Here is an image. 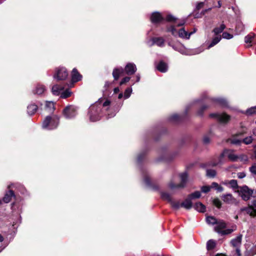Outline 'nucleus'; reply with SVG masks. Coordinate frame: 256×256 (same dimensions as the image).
I'll return each mask as SVG.
<instances>
[{
	"label": "nucleus",
	"mask_w": 256,
	"mask_h": 256,
	"mask_svg": "<svg viewBox=\"0 0 256 256\" xmlns=\"http://www.w3.org/2000/svg\"><path fill=\"white\" fill-rule=\"evenodd\" d=\"M226 28V26L224 24H221L219 27L216 28L214 30L213 32L216 35H218L224 30Z\"/></svg>",
	"instance_id": "33"
},
{
	"label": "nucleus",
	"mask_w": 256,
	"mask_h": 256,
	"mask_svg": "<svg viewBox=\"0 0 256 256\" xmlns=\"http://www.w3.org/2000/svg\"><path fill=\"white\" fill-rule=\"evenodd\" d=\"M210 117L216 119L219 122L226 124L230 120V116L225 113H212L210 114Z\"/></svg>",
	"instance_id": "12"
},
{
	"label": "nucleus",
	"mask_w": 256,
	"mask_h": 256,
	"mask_svg": "<svg viewBox=\"0 0 256 256\" xmlns=\"http://www.w3.org/2000/svg\"><path fill=\"white\" fill-rule=\"evenodd\" d=\"M223 154L226 156L232 161H236L238 158V157L234 154L233 151L231 150H226L224 151Z\"/></svg>",
	"instance_id": "16"
},
{
	"label": "nucleus",
	"mask_w": 256,
	"mask_h": 256,
	"mask_svg": "<svg viewBox=\"0 0 256 256\" xmlns=\"http://www.w3.org/2000/svg\"><path fill=\"white\" fill-rule=\"evenodd\" d=\"M71 92L69 90H66V91L62 92L60 97L62 98H66L70 96Z\"/></svg>",
	"instance_id": "43"
},
{
	"label": "nucleus",
	"mask_w": 256,
	"mask_h": 256,
	"mask_svg": "<svg viewBox=\"0 0 256 256\" xmlns=\"http://www.w3.org/2000/svg\"><path fill=\"white\" fill-rule=\"evenodd\" d=\"M196 210L199 212H204L206 211V206L201 202H196L194 206Z\"/></svg>",
	"instance_id": "27"
},
{
	"label": "nucleus",
	"mask_w": 256,
	"mask_h": 256,
	"mask_svg": "<svg viewBox=\"0 0 256 256\" xmlns=\"http://www.w3.org/2000/svg\"><path fill=\"white\" fill-rule=\"evenodd\" d=\"M216 245V242L212 240H210L206 243V248L208 250H211L215 248Z\"/></svg>",
	"instance_id": "34"
},
{
	"label": "nucleus",
	"mask_w": 256,
	"mask_h": 256,
	"mask_svg": "<svg viewBox=\"0 0 256 256\" xmlns=\"http://www.w3.org/2000/svg\"><path fill=\"white\" fill-rule=\"evenodd\" d=\"M254 37V34H250L246 36L244 38L245 42L246 44H250L252 42Z\"/></svg>",
	"instance_id": "37"
},
{
	"label": "nucleus",
	"mask_w": 256,
	"mask_h": 256,
	"mask_svg": "<svg viewBox=\"0 0 256 256\" xmlns=\"http://www.w3.org/2000/svg\"><path fill=\"white\" fill-rule=\"evenodd\" d=\"M207 108V106H204L202 108V110H200L199 112H198V114H202V111L206 109Z\"/></svg>",
	"instance_id": "56"
},
{
	"label": "nucleus",
	"mask_w": 256,
	"mask_h": 256,
	"mask_svg": "<svg viewBox=\"0 0 256 256\" xmlns=\"http://www.w3.org/2000/svg\"><path fill=\"white\" fill-rule=\"evenodd\" d=\"M246 114L247 115H252L256 114V106L252 107L246 110Z\"/></svg>",
	"instance_id": "38"
},
{
	"label": "nucleus",
	"mask_w": 256,
	"mask_h": 256,
	"mask_svg": "<svg viewBox=\"0 0 256 256\" xmlns=\"http://www.w3.org/2000/svg\"><path fill=\"white\" fill-rule=\"evenodd\" d=\"M110 84L109 82H106V84H105L104 86H105V87H108V86H109L110 85Z\"/></svg>",
	"instance_id": "60"
},
{
	"label": "nucleus",
	"mask_w": 256,
	"mask_h": 256,
	"mask_svg": "<svg viewBox=\"0 0 256 256\" xmlns=\"http://www.w3.org/2000/svg\"><path fill=\"white\" fill-rule=\"evenodd\" d=\"M38 106L34 104H31L28 106V113L29 115L34 114L38 110Z\"/></svg>",
	"instance_id": "23"
},
{
	"label": "nucleus",
	"mask_w": 256,
	"mask_h": 256,
	"mask_svg": "<svg viewBox=\"0 0 256 256\" xmlns=\"http://www.w3.org/2000/svg\"><path fill=\"white\" fill-rule=\"evenodd\" d=\"M140 80V76L139 74L136 75V82H138Z\"/></svg>",
	"instance_id": "59"
},
{
	"label": "nucleus",
	"mask_w": 256,
	"mask_h": 256,
	"mask_svg": "<svg viewBox=\"0 0 256 256\" xmlns=\"http://www.w3.org/2000/svg\"><path fill=\"white\" fill-rule=\"evenodd\" d=\"M253 138L252 136L246 137L242 140V142H244L246 144H249L252 142Z\"/></svg>",
	"instance_id": "41"
},
{
	"label": "nucleus",
	"mask_w": 256,
	"mask_h": 256,
	"mask_svg": "<svg viewBox=\"0 0 256 256\" xmlns=\"http://www.w3.org/2000/svg\"><path fill=\"white\" fill-rule=\"evenodd\" d=\"M147 44L150 46L156 44L158 46L163 47L164 46V40L162 37H154L148 41Z\"/></svg>",
	"instance_id": "13"
},
{
	"label": "nucleus",
	"mask_w": 256,
	"mask_h": 256,
	"mask_svg": "<svg viewBox=\"0 0 256 256\" xmlns=\"http://www.w3.org/2000/svg\"><path fill=\"white\" fill-rule=\"evenodd\" d=\"M229 182H230V180H226L224 182H222V184L225 186H230V184H229Z\"/></svg>",
	"instance_id": "55"
},
{
	"label": "nucleus",
	"mask_w": 256,
	"mask_h": 256,
	"mask_svg": "<svg viewBox=\"0 0 256 256\" xmlns=\"http://www.w3.org/2000/svg\"><path fill=\"white\" fill-rule=\"evenodd\" d=\"M169 46H172V48L176 50L179 52L181 54H184V49L182 46L180 44H177L174 45H171L170 43L168 44Z\"/></svg>",
	"instance_id": "28"
},
{
	"label": "nucleus",
	"mask_w": 256,
	"mask_h": 256,
	"mask_svg": "<svg viewBox=\"0 0 256 256\" xmlns=\"http://www.w3.org/2000/svg\"><path fill=\"white\" fill-rule=\"evenodd\" d=\"M218 221V220L214 216H208L206 218V222L208 224H216Z\"/></svg>",
	"instance_id": "32"
},
{
	"label": "nucleus",
	"mask_w": 256,
	"mask_h": 256,
	"mask_svg": "<svg viewBox=\"0 0 256 256\" xmlns=\"http://www.w3.org/2000/svg\"><path fill=\"white\" fill-rule=\"evenodd\" d=\"M250 171L252 174L256 176V165L254 164L252 165L251 167H250Z\"/></svg>",
	"instance_id": "47"
},
{
	"label": "nucleus",
	"mask_w": 256,
	"mask_h": 256,
	"mask_svg": "<svg viewBox=\"0 0 256 256\" xmlns=\"http://www.w3.org/2000/svg\"><path fill=\"white\" fill-rule=\"evenodd\" d=\"M241 210L242 211H246V213L249 214L250 216H256V210L252 208L250 205H249L248 207L242 208Z\"/></svg>",
	"instance_id": "25"
},
{
	"label": "nucleus",
	"mask_w": 256,
	"mask_h": 256,
	"mask_svg": "<svg viewBox=\"0 0 256 256\" xmlns=\"http://www.w3.org/2000/svg\"><path fill=\"white\" fill-rule=\"evenodd\" d=\"M222 199L228 204H233L236 202V199L230 194H223L222 196Z\"/></svg>",
	"instance_id": "14"
},
{
	"label": "nucleus",
	"mask_w": 256,
	"mask_h": 256,
	"mask_svg": "<svg viewBox=\"0 0 256 256\" xmlns=\"http://www.w3.org/2000/svg\"><path fill=\"white\" fill-rule=\"evenodd\" d=\"M114 93H118V92H119L120 89L118 87H117L114 88Z\"/></svg>",
	"instance_id": "57"
},
{
	"label": "nucleus",
	"mask_w": 256,
	"mask_h": 256,
	"mask_svg": "<svg viewBox=\"0 0 256 256\" xmlns=\"http://www.w3.org/2000/svg\"><path fill=\"white\" fill-rule=\"evenodd\" d=\"M221 6H222V3H221L220 1H218V7L220 8V7H221Z\"/></svg>",
	"instance_id": "62"
},
{
	"label": "nucleus",
	"mask_w": 256,
	"mask_h": 256,
	"mask_svg": "<svg viewBox=\"0 0 256 256\" xmlns=\"http://www.w3.org/2000/svg\"><path fill=\"white\" fill-rule=\"evenodd\" d=\"M221 38L222 37L220 36L216 35V36L212 38L211 43L209 44L208 48H210L216 44L220 40Z\"/></svg>",
	"instance_id": "30"
},
{
	"label": "nucleus",
	"mask_w": 256,
	"mask_h": 256,
	"mask_svg": "<svg viewBox=\"0 0 256 256\" xmlns=\"http://www.w3.org/2000/svg\"><path fill=\"white\" fill-rule=\"evenodd\" d=\"M45 109L48 112H52L54 109V104L52 102H47L46 104Z\"/></svg>",
	"instance_id": "29"
},
{
	"label": "nucleus",
	"mask_w": 256,
	"mask_h": 256,
	"mask_svg": "<svg viewBox=\"0 0 256 256\" xmlns=\"http://www.w3.org/2000/svg\"><path fill=\"white\" fill-rule=\"evenodd\" d=\"M77 108L73 106H66L63 110V114L66 118H74L77 112Z\"/></svg>",
	"instance_id": "10"
},
{
	"label": "nucleus",
	"mask_w": 256,
	"mask_h": 256,
	"mask_svg": "<svg viewBox=\"0 0 256 256\" xmlns=\"http://www.w3.org/2000/svg\"><path fill=\"white\" fill-rule=\"evenodd\" d=\"M144 182L147 185L150 184V179L148 176H146L144 178Z\"/></svg>",
	"instance_id": "52"
},
{
	"label": "nucleus",
	"mask_w": 256,
	"mask_h": 256,
	"mask_svg": "<svg viewBox=\"0 0 256 256\" xmlns=\"http://www.w3.org/2000/svg\"><path fill=\"white\" fill-rule=\"evenodd\" d=\"M132 92V88H126L125 90V92H124V98L125 99L128 98L130 96Z\"/></svg>",
	"instance_id": "39"
},
{
	"label": "nucleus",
	"mask_w": 256,
	"mask_h": 256,
	"mask_svg": "<svg viewBox=\"0 0 256 256\" xmlns=\"http://www.w3.org/2000/svg\"><path fill=\"white\" fill-rule=\"evenodd\" d=\"M4 240V237L0 234V242H3Z\"/></svg>",
	"instance_id": "61"
},
{
	"label": "nucleus",
	"mask_w": 256,
	"mask_h": 256,
	"mask_svg": "<svg viewBox=\"0 0 256 256\" xmlns=\"http://www.w3.org/2000/svg\"><path fill=\"white\" fill-rule=\"evenodd\" d=\"M222 38L225 39L230 40L232 38L233 36L227 32H224L222 34Z\"/></svg>",
	"instance_id": "45"
},
{
	"label": "nucleus",
	"mask_w": 256,
	"mask_h": 256,
	"mask_svg": "<svg viewBox=\"0 0 256 256\" xmlns=\"http://www.w3.org/2000/svg\"><path fill=\"white\" fill-rule=\"evenodd\" d=\"M68 76L67 70L64 68H58L54 76V78L58 80H66Z\"/></svg>",
	"instance_id": "11"
},
{
	"label": "nucleus",
	"mask_w": 256,
	"mask_h": 256,
	"mask_svg": "<svg viewBox=\"0 0 256 256\" xmlns=\"http://www.w3.org/2000/svg\"><path fill=\"white\" fill-rule=\"evenodd\" d=\"M242 234H238L236 237L232 238L230 242V245L236 249V252L238 256H241L240 247L242 246Z\"/></svg>",
	"instance_id": "9"
},
{
	"label": "nucleus",
	"mask_w": 256,
	"mask_h": 256,
	"mask_svg": "<svg viewBox=\"0 0 256 256\" xmlns=\"http://www.w3.org/2000/svg\"><path fill=\"white\" fill-rule=\"evenodd\" d=\"M124 72V69L122 68H116L113 70L112 76L115 80H118L120 76Z\"/></svg>",
	"instance_id": "22"
},
{
	"label": "nucleus",
	"mask_w": 256,
	"mask_h": 256,
	"mask_svg": "<svg viewBox=\"0 0 256 256\" xmlns=\"http://www.w3.org/2000/svg\"><path fill=\"white\" fill-rule=\"evenodd\" d=\"M217 164H216V163H214V164H212V166H216Z\"/></svg>",
	"instance_id": "64"
},
{
	"label": "nucleus",
	"mask_w": 256,
	"mask_h": 256,
	"mask_svg": "<svg viewBox=\"0 0 256 256\" xmlns=\"http://www.w3.org/2000/svg\"><path fill=\"white\" fill-rule=\"evenodd\" d=\"M166 21L171 22L174 20V18L172 15H168L166 18L158 12H154L152 13L150 16V20L152 23L156 24L162 21L164 19Z\"/></svg>",
	"instance_id": "7"
},
{
	"label": "nucleus",
	"mask_w": 256,
	"mask_h": 256,
	"mask_svg": "<svg viewBox=\"0 0 256 256\" xmlns=\"http://www.w3.org/2000/svg\"><path fill=\"white\" fill-rule=\"evenodd\" d=\"M216 175V172L214 170H206V176L210 178H214Z\"/></svg>",
	"instance_id": "42"
},
{
	"label": "nucleus",
	"mask_w": 256,
	"mask_h": 256,
	"mask_svg": "<svg viewBox=\"0 0 256 256\" xmlns=\"http://www.w3.org/2000/svg\"><path fill=\"white\" fill-rule=\"evenodd\" d=\"M211 188V186H204L202 188V192L204 193H206L208 192Z\"/></svg>",
	"instance_id": "46"
},
{
	"label": "nucleus",
	"mask_w": 256,
	"mask_h": 256,
	"mask_svg": "<svg viewBox=\"0 0 256 256\" xmlns=\"http://www.w3.org/2000/svg\"><path fill=\"white\" fill-rule=\"evenodd\" d=\"M238 176L239 178H242L246 176L244 172H239L238 174Z\"/></svg>",
	"instance_id": "53"
},
{
	"label": "nucleus",
	"mask_w": 256,
	"mask_h": 256,
	"mask_svg": "<svg viewBox=\"0 0 256 256\" xmlns=\"http://www.w3.org/2000/svg\"><path fill=\"white\" fill-rule=\"evenodd\" d=\"M136 67L134 63H128L125 66L126 73L128 75H132L136 71Z\"/></svg>",
	"instance_id": "15"
},
{
	"label": "nucleus",
	"mask_w": 256,
	"mask_h": 256,
	"mask_svg": "<svg viewBox=\"0 0 256 256\" xmlns=\"http://www.w3.org/2000/svg\"><path fill=\"white\" fill-rule=\"evenodd\" d=\"M82 76L78 73L76 68H74L72 72V80L77 82L82 79Z\"/></svg>",
	"instance_id": "18"
},
{
	"label": "nucleus",
	"mask_w": 256,
	"mask_h": 256,
	"mask_svg": "<svg viewBox=\"0 0 256 256\" xmlns=\"http://www.w3.org/2000/svg\"><path fill=\"white\" fill-rule=\"evenodd\" d=\"M210 140L209 138L207 136H206L203 138V142L205 144H207L210 142Z\"/></svg>",
	"instance_id": "51"
},
{
	"label": "nucleus",
	"mask_w": 256,
	"mask_h": 256,
	"mask_svg": "<svg viewBox=\"0 0 256 256\" xmlns=\"http://www.w3.org/2000/svg\"><path fill=\"white\" fill-rule=\"evenodd\" d=\"M168 32H170L172 34L176 36L178 33L180 37L188 39L190 36L194 33L196 31V28H194L192 32H188L184 28H182L178 32L176 28L174 26H170L168 30Z\"/></svg>",
	"instance_id": "6"
},
{
	"label": "nucleus",
	"mask_w": 256,
	"mask_h": 256,
	"mask_svg": "<svg viewBox=\"0 0 256 256\" xmlns=\"http://www.w3.org/2000/svg\"><path fill=\"white\" fill-rule=\"evenodd\" d=\"M214 102L218 104L222 107L228 106V102L226 100L223 98H216L212 100Z\"/></svg>",
	"instance_id": "20"
},
{
	"label": "nucleus",
	"mask_w": 256,
	"mask_h": 256,
	"mask_svg": "<svg viewBox=\"0 0 256 256\" xmlns=\"http://www.w3.org/2000/svg\"><path fill=\"white\" fill-rule=\"evenodd\" d=\"M130 80V78L128 76H126L122 80L120 84V85H122L123 84L129 82Z\"/></svg>",
	"instance_id": "49"
},
{
	"label": "nucleus",
	"mask_w": 256,
	"mask_h": 256,
	"mask_svg": "<svg viewBox=\"0 0 256 256\" xmlns=\"http://www.w3.org/2000/svg\"><path fill=\"white\" fill-rule=\"evenodd\" d=\"M211 188H214L218 192H222L224 190V188L219 186L218 184L216 182H213L211 184Z\"/></svg>",
	"instance_id": "35"
},
{
	"label": "nucleus",
	"mask_w": 256,
	"mask_h": 256,
	"mask_svg": "<svg viewBox=\"0 0 256 256\" xmlns=\"http://www.w3.org/2000/svg\"><path fill=\"white\" fill-rule=\"evenodd\" d=\"M104 100L100 99L89 108L88 116L90 121L96 122L100 120L102 113L104 112L108 118H112L119 110L118 107L114 110L112 109L110 102L108 100H106L104 101Z\"/></svg>",
	"instance_id": "1"
},
{
	"label": "nucleus",
	"mask_w": 256,
	"mask_h": 256,
	"mask_svg": "<svg viewBox=\"0 0 256 256\" xmlns=\"http://www.w3.org/2000/svg\"><path fill=\"white\" fill-rule=\"evenodd\" d=\"M236 192L242 197V200L246 201L248 200L252 196L254 197L256 196V191L254 194V191L250 189L246 186L240 187L236 190Z\"/></svg>",
	"instance_id": "4"
},
{
	"label": "nucleus",
	"mask_w": 256,
	"mask_h": 256,
	"mask_svg": "<svg viewBox=\"0 0 256 256\" xmlns=\"http://www.w3.org/2000/svg\"><path fill=\"white\" fill-rule=\"evenodd\" d=\"M180 182L178 184H176L174 180H172L168 184V187L171 190L180 189L184 188L188 181V174L184 172L180 174Z\"/></svg>",
	"instance_id": "5"
},
{
	"label": "nucleus",
	"mask_w": 256,
	"mask_h": 256,
	"mask_svg": "<svg viewBox=\"0 0 256 256\" xmlns=\"http://www.w3.org/2000/svg\"><path fill=\"white\" fill-rule=\"evenodd\" d=\"M204 6V2H200L198 3L196 6V8L198 10H200L201 8H202Z\"/></svg>",
	"instance_id": "50"
},
{
	"label": "nucleus",
	"mask_w": 256,
	"mask_h": 256,
	"mask_svg": "<svg viewBox=\"0 0 256 256\" xmlns=\"http://www.w3.org/2000/svg\"><path fill=\"white\" fill-rule=\"evenodd\" d=\"M168 68L167 64L162 61L160 62L156 66L157 70L162 72H166L168 70Z\"/></svg>",
	"instance_id": "21"
},
{
	"label": "nucleus",
	"mask_w": 256,
	"mask_h": 256,
	"mask_svg": "<svg viewBox=\"0 0 256 256\" xmlns=\"http://www.w3.org/2000/svg\"><path fill=\"white\" fill-rule=\"evenodd\" d=\"M250 206L254 210H256V200H254L252 202Z\"/></svg>",
	"instance_id": "54"
},
{
	"label": "nucleus",
	"mask_w": 256,
	"mask_h": 256,
	"mask_svg": "<svg viewBox=\"0 0 256 256\" xmlns=\"http://www.w3.org/2000/svg\"><path fill=\"white\" fill-rule=\"evenodd\" d=\"M226 226V224L223 220H218L216 224V226L214 228V230L218 234L224 236L231 234L236 228V226H232L233 228L224 229Z\"/></svg>",
	"instance_id": "3"
},
{
	"label": "nucleus",
	"mask_w": 256,
	"mask_h": 256,
	"mask_svg": "<svg viewBox=\"0 0 256 256\" xmlns=\"http://www.w3.org/2000/svg\"><path fill=\"white\" fill-rule=\"evenodd\" d=\"M213 204L218 208H220L222 206V202L218 198H214L213 200Z\"/></svg>",
	"instance_id": "44"
},
{
	"label": "nucleus",
	"mask_w": 256,
	"mask_h": 256,
	"mask_svg": "<svg viewBox=\"0 0 256 256\" xmlns=\"http://www.w3.org/2000/svg\"><path fill=\"white\" fill-rule=\"evenodd\" d=\"M124 96L122 93H120L119 94H118V98L119 99H120L122 98V96Z\"/></svg>",
	"instance_id": "58"
},
{
	"label": "nucleus",
	"mask_w": 256,
	"mask_h": 256,
	"mask_svg": "<svg viewBox=\"0 0 256 256\" xmlns=\"http://www.w3.org/2000/svg\"><path fill=\"white\" fill-rule=\"evenodd\" d=\"M59 124V118L56 116H48L42 122L43 128L51 130L57 128Z\"/></svg>",
	"instance_id": "2"
},
{
	"label": "nucleus",
	"mask_w": 256,
	"mask_h": 256,
	"mask_svg": "<svg viewBox=\"0 0 256 256\" xmlns=\"http://www.w3.org/2000/svg\"><path fill=\"white\" fill-rule=\"evenodd\" d=\"M46 90L44 86L41 84H38L35 88L33 90L32 92L34 94H42Z\"/></svg>",
	"instance_id": "17"
},
{
	"label": "nucleus",
	"mask_w": 256,
	"mask_h": 256,
	"mask_svg": "<svg viewBox=\"0 0 256 256\" xmlns=\"http://www.w3.org/2000/svg\"><path fill=\"white\" fill-rule=\"evenodd\" d=\"M64 87L62 85L55 84L52 87V92L56 96L59 95L63 90Z\"/></svg>",
	"instance_id": "19"
},
{
	"label": "nucleus",
	"mask_w": 256,
	"mask_h": 256,
	"mask_svg": "<svg viewBox=\"0 0 256 256\" xmlns=\"http://www.w3.org/2000/svg\"><path fill=\"white\" fill-rule=\"evenodd\" d=\"M14 196V194L12 190H10L8 192L6 193L4 196L3 198V200L6 203L9 202L12 197Z\"/></svg>",
	"instance_id": "26"
},
{
	"label": "nucleus",
	"mask_w": 256,
	"mask_h": 256,
	"mask_svg": "<svg viewBox=\"0 0 256 256\" xmlns=\"http://www.w3.org/2000/svg\"><path fill=\"white\" fill-rule=\"evenodd\" d=\"M231 143L234 144L239 145L242 143V140H240L237 137H234L231 139Z\"/></svg>",
	"instance_id": "40"
},
{
	"label": "nucleus",
	"mask_w": 256,
	"mask_h": 256,
	"mask_svg": "<svg viewBox=\"0 0 256 256\" xmlns=\"http://www.w3.org/2000/svg\"><path fill=\"white\" fill-rule=\"evenodd\" d=\"M6 246H5L4 248H0V252H2V251L4 249V248Z\"/></svg>",
	"instance_id": "63"
},
{
	"label": "nucleus",
	"mask_w": 256,
	"mask_h": 256,
	"mask_svg": "<svg viewBox=\"0 0 256 256\" xmlns=\"http://www.w3.org/2000/svg\"><path fill=\"white\" fill-rule=\"evenodd\" d=\"M179 118V116L176 114H174L170 117V120L172 122H176Z\"/></svg>",
	"instance_id": "48"
},
{
	"label": "nucleus",
	"mask_w": 256,
	"mask_h": 256,
	"mask_svg": "<svg viewBox=\"0 0 256 256\" xmlns=\"http://www.w3.org/2000/svg\"><path fill=\"white\" fill-rule=\"evenodd\" d=\"M201 196L200 192L199 191H196L190 194L188 197L190 198L192 200V199L198 198Z\"/></svg>",
	"instance_id": "36"
},
{
	"label": "nucleus",
	"mask_w": 256,
	"mask_h": 256,
	"mask_svg": "<svg viewBox=\"0 0 256 256\" xmlns=\"http://www.w3.org/2000/svg\"><path fill=\"white\" fill-rule=\"evenodd\" d=\"M161 198L163 200H166L170 202L172 208L175 210L179 209L181 206V203L178 201L173 200L171 196L168 192H161Z\"/></svg>",
	"instance_id": "8"
},
{
	"label": "nucleus",
	"mask_w": 256,
	"mask_h": 256,
	"mask_svg": "<svg viewBox=\"0 0 256 256\" xmlns=\"http://www.w3.org/2000/svg\"><path fill=\"white\" fill-rule=\"evenodd\" d=\"M229 184V186L236 192V190H238L240 188V187L238 186L237 181L235 180H230Z\"/></svg>",
	"instance_id": "31"
},
{
	"label": "nucleus",
	"mask_w": 256,
	"mask_h": 256,
	"mask_svg": "<svg viewBox=\"0 0 256 256\" xmlns=\"http://www.w3.org/2000/svg\"><path fill=\"white\" fill-rule=\"evenodd\" d=\"M181 206L187 210L190 209L192 208V200L188 197L187 198L181 203Z\"/></svg>",
	"instance_id": "24"
}]
</instances>
